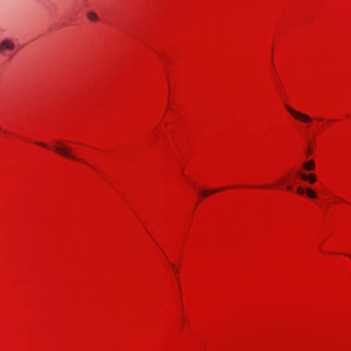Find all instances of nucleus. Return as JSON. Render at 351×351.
<instances>
[{"label": "nucleus", "instance_id": "obj_1", "mask_svg": "<svg viewBox=\"0 0 351 351\" xmlns=\"http://www.w3.org/2000/svg\"><path fill=\"white\" fill-rule=\"evenodd\" d=\"M56 145H55L53 147V148H54V151L57 154H58L62 156H64L66 158H70L71 160H78V161H80V162L86 164L85 162L80 160V158H78L77 157H76L75 155L73 154L72 149L70 147H69L68 145H66V144H64V143H62L60 141H57L56 142Z\"/></svg>", "mask_w": 351, "mask_h": 351}, {"label": "nucleus", "instance_id": "obj_2", "mask_svg": "<svg viewBox=\"0 0 351 351\" xmlns=\"http://www.w3.org/2000/svg\"><path fill=\"white\" fill-rule=\"evenodd\" d=\"M285 108L294 118L305 123H311L312 121V118L308 115L298 112L290 108L289 106H286Z\"/></svg>", "mask_w": 351, "mask_h": 351}, {"label": "nucleus", "instance_id": "obj_3", "mask_svg": "<svg viewBox=\"0 0 351 351\" xmlns=\"http://www.w3.org/2000/svg\"><path fill=\"white\" fill-rule=\"evenodd\" d=\"M14 48V44L10 40L5 39L0 43V53H3L5 51H12Z\"/></svg>", "mask_w": 351, "mask_h": 351}, {"label": "nucleus", "instance_id": "obj_4", "mask_svg": "<svg viewBox=\"0 0 351 351\" xmlns=\"http://www.w3.org/2000/svg\"><path fill=\"white\" fill-rule=\"evenodd\" d=\"M303 167L306 171H312L315 168V162L313 160H310L309 161L306 162L303 164Z\"/></svg>", "mask_w": 351, "mask_h": 351}, {"label": "nucleus", "instance_id": "obj_5", "mask_svg": "<svg viewBox=\"0 0 351 351\" xmlns=\"http://www.w3.org/2000/svg\"><path fill=\"white\" fill-rule=\"evenodd\" d=\"M220 189H215V190H213V191H201L199 193L203 196V197H207L208 195H210V194L213 193H215V192H217L219 191Z\"/></svg>", "mask_w": 351, "mask_h": 351}, {"label": "nucleus", "instance_id": "obj_6", "mask_svg": "<svg viewBox=\"0 0 351 351\" xmlns=\"http://www.w3.org/2000/svg\"><path fill=\"white\" fill-rule=\"evenodd\" d=\"M306 193L307 195L311 198H316L317 197V195L315 193V192L311 189H307L306 190Z\"/></svg>", "mask_w": 351, "mask_h": 351}, {"label": "nucleus", "instance_id": "obj_7", "mask_svg": "<svg viewBox=\"0 0 351 351\" xmlns=\"http://www.w3.org/2000/svg\"><path fill=\"white\" fill-rule=\"evenodd\" d=\"M87 17L89 20L93 21H97L98 19L97 16L94 12H88L87 14Z\"/></svg>", "mask_w": 351, "mask_h": 351}, {"label": "nucleus", "instance_id": "obj_8", "mask_svg": "<svg viewBox=\"0 0 351 351\" xmlns=\"http://www.w3.org/2000/svg\"><path fill=\"white\" fill-rule=\"evenodd\" d=\"M308 180L311 184H313L314 182H316L317 177L314 173H310Z\"/></svg>", "mask_w": 351, "mask_h": 351}, {"label": "nucleus", "instance_id": "obj_9", "mask_svg": "<svg viewBox=\"0 0 351 351\" xmlns=\"http://www.w3.org/2000/svg\"><path fill=\"white\" fill-rule=\"evenodd\" d=\"M300 176H301V178L303 180H308V178L309 177V174L307 175L306 173H300Z\"/></svg>", "mask_w": 351, "mask_h": 351}, {"label": "nucleus", "instance_id": "obj_10", "mask_svg": "<svg viewBox=\"0 0 351 351\" xmlns=\"http://www.w3.org/2000/svg\"><path fill=\"white\" fill-rule=\"evenodd\" d=\"M297 192L298 194L300 195H303L304 193H305V191L304 189H302V187H298L297 189Z\"/></svg>", "mask_w": 351, "mask_h": 351}, {"label": "nucleus", "instance_id": "obj_11", "mask_svg": "<svg viewBox=\"0 0 351 351\" xmlns=\"http://www.w3.org/2000/svg\"><path fill=\"white\" fill-rule=\"evenodd\" d=\"M37 144L42 147H47V145L44 143H37Z\"/></svg>", "mask_w": 351, "mask_h": 351}, {"label": "nucleus", "instance_id": "obj_12", "mask_svg": "<svg viewBox=\"0 0 351 351\" xmlns=\"http://www.w3.org/2000/svg\"><path fill=\"white\" fill-rule=\"evenodd\" d=\"M311 153H312V150H311V149L308 148V149H307V151H306V154H307V155H310V154H311Z\"/></svg>", "mask_w": 351, "mask_h": 351}, {"label": "nucleus", "instance_id": "obj_13", "mask_svg": "<svg viewBox=\"0 0 351 351\" xmlns=\"http://www.w3.org/2000/svg\"><path fill=\"white\" fill-rule=\"evenodd\" d=\"M287 189L288 191H291V190L293 189V186H292L291 185H288V186H287Z\"/></svg>", "mask_w": 351, "mask_h": 351}, {"label": "nucleus", "instance_id": "obj_14", "mask_svg": "<svg viewBox=\"0 0 351 351\" xmlns=\"http://www.w3.org/2000/svg\"><path fill=\"white\" fill-rule=\"evenodd\" d=\"M284 180H285V179H282L280 182H284Z\"/></svg>", "mask_w": 351, "mask_h": 351}, {"label": "nucleus", "instance_id": "obj_15", "mask_svg": "<svg viewBox=\"0 0 351 351\" xmlns=\"http://www.w3.org/2000/svg\"><path fill=\"white\" fill-rule=\"evenodd\" d=\"M350 258L351 259V255L349 256Z\"/></svg>", "mask_w": 351, "mask_h": 351}]
</instances>
